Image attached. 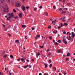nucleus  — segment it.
Returning a JSON list of instances; mask_svg holds the SVG:
<instances>
[{
    "label": "nucleus",
    "instance_id": "nucleus-62",
    "mask_svg": "<svg viewBox=\"0 0 75 75\" xmlns=\"http://www.w3.org/2000/svg\"><path fill=\"white\" fill-rule=\"evenodd\" d=\"M35 39L36 40H37L38 39V38H37V37H35Z\"/></svg>",
    "mask_w": 75,
    "mask_h": 75
},
{
    "label": "nucleus",
    "instance_id": "nucleus-14",
    "mask_svg": "<svg viewBox=\"0 0 75 75\" xmlns=\"http://www.w3.org/2000/svg\"><path fill=\"white\" fill-rule=\"evenodd\" d=\"M45 14L46 16H48V13H47V12H45Z\"/></svg>",
    "mask_w": 75,
    "mask_h": 75
},
{
    "label": "nucleus",
    "instance_id": "nucleus-64",
    "mask_svg": "<svg viewBox=\"0 0 75 75\" xmlns=\"http://www.w3.org/2000/svg\"><path fill=\"white\" fill-rule=\"evenodd\" d=\"M9 75H11V73H9Z\"/></svg>",
    "mask_w": 75,
    "mask_h": 75
},
{
    "label": "nucleus",
    "instance_id": "nucleus-50",
    "mask_svg": "<svg viewBox=\"0 0 75 75\" xmlns=\"http://www.w3.org/2000/svg\"><path fill=\"white\" fill-rule=\"evenodd\" d=\"M31 61L33 62H34V59H33L31 60Z\"/></svg>",
    "mask_w": 75,
    "mask_h": 75
},
{
    "label": "nucleus",
    "instance_id": "nucleus-3",
    "mask_svg": "<svg viewBox=\"0 0 75 75\" xmlns=\"http://www.w3.org/2000/svg\"><path fill=\"white\" fill-rule=\"evenodd\" d=\"M9 17H11V18H14V14H13V13H9Z\"/></svg>",
    "mask_w": 75,
    "mask_h": 75
},
{
    "label": "nucleus",
    "instance_id": "nucleus-4",
    "mask_svg": "<svg viewBox=\"0 0 75 75\" xmlns=\"http://www.w3.org/2000/svg\"><path fill=\"white\" fill-rule=\"evenodd\" d=\"M63 40V42H64V43L65 44L67 45V44H68V43H67V41H65L66 40V39L64 38Z\"/></svg>",
    "mask_w": 75,
    "mask_h": 75
},
{
    "label": "nucleus",
    "instance_id": "nucleus-56",
    "mask_svg": "<svg viewBox=\"0 0 75 75\" xmlns=\"http://www.w3.org/2000/svg\"><path fill=\"white\" fill-rule=\"evenodd\" d=\"M62 20H63V21H65V19L63 18V19H62Z\"/></svg>",
    "mask_w": 75,
    "mask_h": 75
},
{
    "label": "nucleus",
    "instance_id": "nucleus-30",
    "mask_svg": "<svg viewBox=\"0 0 75 75\" xmlns=\"http://www.w3.org/2000/svg\"><path fill=\"white\" fill-rule=\"evenodd\" d=\"M57 42H59V43H60V42H61V41L60 40H58L57 41Z\"/></svg>",
    "mask_w": 75,
    "mask_h": 75
},
{
    "label": "nucleus",
    "instance_id": "nucleus-19",
    "mask_svg": "<svg viewBox=\"0 0 75 75\" xmlns=\"http://www.w3.org/2000/svg\"><path fill=\"white\" fill-rule=\"evenodd\" d=\"M26 27V25H23L22 26V28H24V27Z\"/></svg>",
    "mask_w": 75,
    "mask_h": 75
},
{
    "label": "nucleus",
    "instance_id": "nucleus-13",
    "mask_svg": "<svg viewBox=\"0 0 75 75\" xmlns=\"http://www.w3.org/2000/svg\"><path fill=\"white\" fill-rule=\"evenodd\" d=\"M57 32H58V31L57 30H55L53 32V33H54V34H57Z\"/></svg>",
    "mask_w": 75,
    "mask_h": 75
},
{
    "label": "nucleus",
    "instance_id": "nucleus-17",
    "mask_svg": "<svg viewBox=\"0 0 75 75\" xmlns=\"http://www.w3.org/2000/svg\"><path fill=\"white\" fill-rule=\"evenodd\" d=\"M3 2L2 1H0V4H3Z\"/></svg>",
    "mask_w": 75,
    "mask_h": 75
},
{
    "label": "nucleus",
    "instance_id": "nucleus-45",
    "mask_svg": "<svg viewBox=\"0 0 75 75\" xmlns=\"http://www.w3.org/2000/svg\"><path fill=\"white\" fill-rule=\"evenodd\" d=\"M3 75V73L2 72H0V75Z\"/></svg>",
    "mask_w": 75,
    "mask_h": 75
},
{
    "label": "nucleus",
    "instance_id": "nucleus-38",
    "mask_svg": "<svg viewBox=\"0 0 75 75\" xmlns=\"http://www.w3.org/2000/svg\"><path fill=\"white\" fill-rule=\"evenodd\" d=\"M49 67H50V68H51V67H52V64H50L49 66Z\"/></svg>",
    "mask_w": 75,
    "mask_h": 75
},
{
    "label": "nucleus",
    "instance_id": "nucleus-41",
    "mask_svg": "<svg viewBox=\"0 0 75 75\" xmlns=\"http://www.w3.org/2000/svg\"><path fill=\"white\" fill-rule=\"evenodd\" d=\"M40 8H42V6H41L39 7Z\"/></svg>",
    "mask_w": 75,
    "mask_h": 75
},
{
    "label": "nucleus",
    "instance_id": "nucleus-47",
    "mask_svg": "<svg viewBox=\"0 0 75 75\" xmlns=\"http://www.w3.org/2000/svg\"><path fill=\"white\" fill-rule=\"evenodd\" d=\"M20 60H21V59H17V61H20Z\"/></svg>",
    "mask_w": 75,
    "mask_h": 75
},
{
    "label": "nucleus",
    "instance_id": "nucleus-35",
    "mask_svg": "<svg viewBox=\"0 0 75 75\" xmlns=\"http://www.w3.org/2000/svg\"><path fill=\"white\" fill-rule=\"evenodd\" d=\"M13 11L14 13H16V10L15 9H13Z\"/></svg>",
    "mask_w": 75,
    "mask_h": 75
},
{
    "label": "nucleus",
    "instance_id": "nucleus-61",
    "mask_svg": "<svg viewBox=\"0 0 75 75\" xmlns=\"http://www.w3.org/2000/svg\"><path fill=\"white\" fill-rule=\"evenodd\" d=\"M48 55L50 56L51 55V53L50 52L49 53Z\"/></svg>",
    "mask_w": 75,
    "mask_h": 75
},
{
    "label": "nucleus",
    "instance_id": "nucleus-55",
    "mask_svg": "<svg viewBox=\"0 0 75 75\" xmlns=\"http://www.w3.org/2000/svg\"><path fill=\"white\" fill-rule=\"evenodd\" d=\"M27 9H28V8H29V6H27L26 7Z\"/></svg>",
    "mask_w": 75,
    "mask_h": 75
},
{
    "label": "nucleus",
    "instance_id": "nucleus-46",
    "mask_svg": "<svg viewBox=\"0 0 75 75\" xmlns=\"http://www.w3.org/2000/svg\"><path fill=\"white\" fill-rule=\"evenodd\" d=\"M70 4H71V3H68L67 4V5H70Z\"/></svg>",
    "mask_w": 75,
    "mask_h": 75
},
{
    "label": "nucleus",
    "instance_id": "nucleus-5",
    "mask_svg": "<svg viewBox=\"0 0 75 75\" xmlns=\"http://www.w3.org/2000/svg\"><path fill=\"white\" fill-rule=\"evenodd\" d=\"M21 8L23 11H25V7L24 6L22 5Z\"/></svg>",
    "mask_w": 75,
    "mask_h": 75
},
{
    "label": "nucleus",
    "instance_id": "nucleus-22",
    "mask_svg": "<svg viewBox=\"0 0 75 75\" xmlns=\"http://www.w3.org/2000/svg\"><path fill=\"white\" fill-rule=\"evenodd\" d=\"M55 45H59V44L57 42H55V43H54Z\"/></svg>",
    "mask_w": 75,
    "mask_h": 75
},
{
    "label": "nucleus",
    "instance_id": "nucleus-26",
    "mask_svg": "<svg viewBox=\"0 0 75 75\" xmlns=\"http://www.w3.org/2000/svg\"><path fill=\"white\" fill-rule=\"evenodd\" d=\"M15 18V19H18V18L19 17H18V16H17L16 17H14Z\"/></svg>",
    "mask_w": 75,
    "mask_h": 75
},
{
    "label": "nucleus",
    "instance_id": "nucleus-57",
    "mask_svg": "<svg viewBox=\"0 0 75 75\" xmlns=\"http://www.w3.org/2000/svg\"><path fill=\"white\" fill-rule=\"evenodd\" d=\"M39 56V55H38V54H36V56L37 57H38Z\"/></svg>",
    "mask_w": 75,
    "mask_h": 75
},
{
    "label": "nucleus",
    "instance_id": "nucleus-53",
    "mask_svg": "<svg viewBox=\"0 0 75 75\" xmlns=\"http://www.w3.org/2000/svg\"><path fill=\"white\" fill-rule=\"evenodd\" d=\"M40 48H43V46H40Z\"/></svg>",
    "mask_w": 75,
    "mask_h": 75
},
{
    "label": "nucleus",
    "instance_id": "nucleus-16",
    "mask_svg": "<svg viewBox=\"0 0 75 75\" xmlns=\"http://www.w3.org/2000/svg\"><path fill=\"white\" fill-rule=\"evenodd\" d=\"M62 14H65V13H66V11H63V10H62Z\"/></svg>",
    "mask_w": 75,
    "mask_h": 75
},
{
    "label": "nucleus",
    "instance_id": "nucleus-25",
    "mask_svg": "<svg viewBox=\"0 0 75 75\" xmlns=\"http://www.w3.org/2000/svg\"><path fill=\"white\" fill-rule=\"evenodd\" d=\"M60 24L61 25H60V27H62L63 26H64V25H63V24L62 23H61Z\"/></svg>",
    "mask_w": 75,
    "mask_h": 75
},
{
    "label": "nucleus",
    "instance_id": "nucleus-12",
    "mask_svg": "<svg viewBox=\"0 0 75 75\" xmlns=\"http://www.w3.org/2000/svg\"><path fill=\"white\" fill-rule=\"evenodd\" d=\"M7 57V55H4V57H3V58H4V59H5V58Z\"/></svg>",
    "mask_w": 75,
    "mask_h": 75
},
{
    "label": "nucleus",
    "instance_id": "nucleus-24",
    "mask_svg": "<svg viewBox=\"0 0 75 75\" xmlns=\"http://www.w3.org/2000/svg\"><path fill=\"white\" fill-rule=\"evenodd\" d=\"M66 0H63V5H64V3H65V1H66Z\"/></svg>",
    "mask_w": 75,
    "mask_h": 75
},
{
    "label": "nucleus",
    "instance_id": "nucleus-44",
    "mask_svg": "<svg viewBox=\"0 0 75 75\" xmlns=\"http://www.w3.org/2000/svg\"><path fill=\"white\" fill-rule=\"evenodd\" d=\"M71 38V36H69V40H72V38Z\"/></svg>",
    "mask_w": 75,
    "mask_h": 75
},
{
    "label": "nucleus",
    "instance_id": "nucleus-59",
    "mask_svg": "<svg viewBox=\"0 0 75 75\" xmlns=\"http://www.w3.org/2000/svg\"><path fill=\"white\" fill-rule=\"evenodd\" d=\"M68 14H69V16H71V14H70V13H69V12H68Z\"/></svg>",
    "mask_w": 75,
    "mask_h": 75
},
{
    "label": "nucleus",
    "instance_id": "nucleus-8",
    "mask_svg": "<svg viewBox=\"0 0 75 75\" xmlns=\"http://www.w3.org/2000/svg\"><path fill=\"white\" fill-rule=\"evenodd\" d=\"M0 8H1V10H2V9H3V10H4V11H5V10H6L4 8V6H0Z\"/></svg>",
    "mask_w": 75,
    "mask_h": 75
},
{
    "label": "nucleus",
    "instance_id": "nucleus-6",
    "mask_svg": "<svg viewBox=\"0 0 75 75\" xmlns=\"http://www.w3.org/2000/svg\"><path fill=\"white\" fill-rule=\"evenodd\" d=\"M71 35H72L71 36V37H72V38H74L75 36V33L74 34V32H72L71 33Z\"/></svg>",
    "mask_w": 75,
    "mask_h": 75
},
{
    "label": "nucleus",
    "instance_id": "nucleus-36",
    "mask_svg": "<svg viewBox=\"0 0 75 75\" xmlns=\"http://www.w3.org/2000/svg\"><path fill=\"white\" fill-rule=\"evenodd\" d=\"M62 10V8H60L59 9V11H61V10Z\"/></svg>",
    "mask_w": 75,
    "mask_h": 75
},
{
    "label": "nucleus",
    "instance_id": "nucleus-28",
    "mask_svg": "<svg viewBox=\"0 0 75 75\" xmlns=\"http://www.w3.org/2000/svg\"><path fill=\"white\" fill-rule=\"evenodd\" d=\"M64 25H65L66 26H67L68 24V23H64Z\"/></svg>",
    "mask_w": 75,
    "mask_h": 75
},
{
    "label": "nucleus",
    "instance_id": "nucleus-51",
    "mask_svg": "<svg viewBox=\"0 0 75 75\" xmlns=\"http://www.w3.org/2000/svg\"><path fill=\"white\" fill-rule=\"evenodd\" d=\"M49 63H51V60H50L49 61Z\"/></svg>",
    "mask_w": 75,
    "mask_h": 75
},
{
    "label": "nucleus",
    "instance_id": "nucleus-20",
    "mask_svg": "<svg viewBox=\"0 0 75 75\" xmlns=\"http://www.w3.org/2000/svg\"><path fill=\"white\" fill-rule=\"evenodd\" d=\"M28 67V65H27V66H24V68L25 69L26 68H27V67Z\"/></svg>",
    "mask_w": 75,
    "mask_h": 75
},
{
    "label": "nucleus",
    "instance_id": "nucleus-52",
    "mask_svg": "<svg viewBox=\"0 0 75 75\" xmlns=\"http://www.w3.org/2000/svg\"><path fill=\"white\" fill-rule=\"evenodd\" d=\"M32 30H35V28H32Z\"/></svg>",
    "mask_w": 75,
    "mask_h": 75
},
{
    "label": "nucleus",
    "instance_id": "nucleus-63",
    "mask_svg": "<svg viewBox=\"0 0 75 75\" xmlns=\"http://www.w3.org/2000/svg\"><path fill=\"white\" fill-rule=\"evenodd\" d=\"M38 55H40V52H38Z\"/></svg>",
    "mask_w": 75,
    "mask_h": 75
},
{
    "label": "nucleus",
    "instance_id": "nucleus-49",
    "mask_svg": "<svg viewBox=\"0 0 75 75\" xmlns=\"http://www.w3.org/2000/svg\"><path fill=\"white\" fill-rule=\"evenodd\" d=\"M7 1L8 3L10 2V0H7Z\"/></svg>",
    "mask_w": 75,
    "mask_h": 75
},
{
    "label": "nucleus",
    "instance_id": "nucleus-18",
    "mask_svg": "<svg viewBox=\"0 0 75 75\" xmlns=\"http://www.w3.org/2000/svg\"><path fill=\"white\" fill-rule=\"evenodd\" d=\"M10 57L11 58H14V56L13 55H10Z\"/></svg>",
    "mask_w": 75,
    "mask_h": 75
},
{
    "label": "nucleus",
    "instance_id": "nucleus-10",
    "mask_svg": "<svg viewBox=\"0 0 75 75\" xmlns=\"http://www.w3.org/2000/svg\"><path fill=\"white\" fill-rule=\"evenodd\" d=\"M67 57H69V56H71V54H70V53L69 52L68 53L67 55Z\"/></svg>",
    "mask_w": 75,
    "mask_h": 75
},
{
    "label": "nucleus",
    "instance_id": "nucleus-11",
    "mask_svg": "<svg viewBox=\"0 0 75 75\" xmlns=\"http://www.w3.org/2000/svg\"><path fill=\"white\" fill-rule=\"evenodd\" d=\"M11 19V17L9 16V17H8L7 19L6 20H10Z\"/></svg>",
    "mask_w": 75,
    "mask_h": 75
},
{
    "label": "nucleus",
    "instance_id": "nucleus-23",
    "mask_svg": "<svg viewBox=\"0 0 75 75\" xmlns=\"http://www.w3.org/2000/svg\"><path fill=\"white\" fill-rule=\"evenodd\" d=\"M48 28H49L50 29V28H51V26L50 25H49L48 27Z\"/></svg>",
    "mask_w": 75,
    "mask_h": 75
},
{
    "label": "nucleus",
    "instance_id": "nucleus-33",
    "mask_svg": "<svg viewBox=\"0 0 75 75\" xmlns=\"http://www.w3.org/2000/svg\"><path fill=\"white\" fill-rule=\"evenodd\" d=\"M53 9H55V6H54L53 7Z\"/></svg>",
    "mask_w": 75,
    "mask_h": 75
},
{
    "label": "nucleus",
    "instance_id": "nucleus-60",
    "mask_svg": "<svg viewBox=\"0 0 75 75\" xmlns=\"http://www.w3.org/2000/svg\"><path fill=\"white\" fill-rule=\"evenodd\" d=\"M8 35L9 37H10V36H11V35H10V34L8 33Z\"/></svg>",
    "mask_w": 75,
    "mask_h": 75
},
{
    "label": "nucleus",
    "instance_id": "nucleus-1",
    "mask_svg": "<svg viewBox=\"0 0 75 75\" xmlns=\"http://www.w3.org/2000/svg\"><path fill=\"white\" fill-rule=\"evenodd\" d=\"M4 8L5 10V12H8V11H9V8H8L7 7V5L6 4H5L4 5Z\"/></svg>",
    "mask_w": 75,
    "mask_h": 75
},
{
    "label": "nucleus",
    "instance_id": "nucleus-48",
    "mask_svg": "<svg viewBox=\"0 0 75 75\" xmlns=\"http://www.w3.org/2000/svg\"><path fill=\"white\" fill-rule=\"evenodd\" d=\"M69 61V59H68V58H66V61Z\"/></svg>",
    "mask_w": 75,
    "mask_h": 75
},
{
    "label": "nucleus",
    "instance_id": "nucleus-29",
    "mask_svg": "<svg viewBox=\"0 0 75 75\" xmlns=\"http://www.w3.org/2000/svg\"><path fill=\"white\" fill-rule=\"evenodd\" d=\"M31 64H29L28 66V67L29 68H31Z\"/></svg>",
    "mask_w": 75,
    "mask_h": 75
},
{
    "label": "nucleus",
    "instance_id": "nucleus-7",
    "mask_svg": "<svg viewBox=\"0 0 75 75\" xmlns=\"http://www.w3.org/2000/svg\"><path fill=\"white\" fill-rule=\"evenodd\" d=\"M56 52H57V53H59V52L61 53L62 52V50H61V49H59L58 51H57Z\"/></svg>",
    "mask_w": 75,
    "mask_h": 75
},
{
    "label": "nucleus",
    "instance_id": "nucleus-9",
    "mask_svg": "<svg viewBox=\"0 0 75 75\" xmlns=\"http://www.w3.org/2000/svg\"><path fill=\"white\" fill-rule=\"evenodd\" d=\"M18 16L20 17H23V14L21 13H19V14L18 15Z\"/></svg>",
    "mask_w": 75,
    "mask_h": 75
},
{
    "label": "nucleus",
    "instance_id": "nucleus-42",
    "mask_svg": "<svg viewBox=\"0 0 75 75\" xmlns=\"http://www.w3.org/2000/svg\"><path fill=\"white\" fill-rule=\"evenodd\" d=\"M37 10V8H34V10L35 11H36V10Z\"/></svg>",
    "mask_w": 75,
    "mask_h": 75
},
{
    "label": "nucleus",
    "instance_id": "nucleus-39",
    "mask_svg": "<svg viewBox=\"0 0 75 75\" xmlns=\"http://www.w3.org/2000/svg\"><path fill=\"white\" fill-rule=\"evenodd\" d=\"M61 26H58V29H60V28H61Z\"/></svg>",
    "mask_w": 75,
    "mask_h": 75
},
{
    "label": "nucleus",
    "instance_id": "nucleus-37",
    "mask_svg": "<svg viewBox=\"0 0 75 75\" xmlns=\"http://www.w3.org/2000/svg\"><path fill=\"white\" fill-rule=\"evenodd\" d=\"M21 60L22 61H24V59L23 58H22V59H21Z\"/></svg>",
    "mask_w": 75,
    "mask_h": 75
},
{
    "label": "nucleus",
    "instance_id": "nucleus-15",
    "mask_svg": "<svg viewBox=\"0 0 75 75\" xmlns=\"http://www.w3.org/2000/svg\"><path fill=\"white\" fill-rule=\"evenodd\" d=\"M43 64V65H45V68H47V67H48V66H47V64Z\"/></svg>",
    "mask_w": 75,
    "mask_h": 75
},
{
    "label": "nucleus",
    "instance_id": "nucleus-43",
    "mask_svg": "<svg viewBox=\"0 0 75 75\" xmlns=\"http://www.w3.org/2000/svg\"><path fill=\"white\" fill-rule=\"evenodd\" d=\"M50 51V48H49V49H48V50H47L46 51H47V52H48V51Z\"/></svg>",
    "mask_w": 75,
    "mask_h": 75
},
{
    "label": "nucleus",
    "instance_id": "nucleus-31",
    "mask_svg": "<svg viewBox=\"0 0 75 75\" xmlns=\"http://www.w3.org/2000/svg\"><path fill=\"white\" fill-rule=\"evenodd\" d=\"M7 28L4 29V31H7Z\"/></svg>",
    "mask_w": 75,
    "mask_h": 75
},
{
    "label": "nucleus",
    "instance_id": "nucleus-27",
    "mask_svg": "<svg viewBox=\"0 0 75 75\" xmlns=\"http://www.w3.org/2000/svg\"><path fill=\"white\" fill-rule=\"evenodd\" d=\"M15 42H18V43H19V42H19V40H16L15 41Z\"/></svg>",
    "mask_w": 75,
    "mask_h": 75
},
{
    "label": "nucleus",
    "instance_id": "nucleus-40",
    "mask_svg": "<svg viewBox=\"0 0 75 75\" xmlns=\"http://www.w3.org/2000/svg\"><path fill=\"white\" fill-rule=\"evenodd\" d=\"M63 58H65L66 57V55H64L63 56Z\"/></svg>",
    "mask_w": 75,
    "mask_h": 75
},
{
    "label": "nucleus",
    "instance_id": "nucleus-58",
    "mask_svg": "<svg viewBox=\"0 0 75 75\" xmlns=\"http://www.w3.org/2000/svg\"><path fill=\"white\" fill-rule=\"evenodd\" d=\"M63 34H66V32L64 31V32H63Z\"/></svg>",
    "mask_w": 75,
    "mask_h": 75
},
{
    "label": "nucleus",
    "instance_id": "nucleus-32",
    "mask_svg": "<svg viewBox=\"0 0 75 75\" xmlns=\"http://www.w3.org/2000/svg\"><path fill=\"white\" fill-rule=\"evenodd\" d=\"M53 68L54 69L55 71H56V67H53Z\"/></svg>",
    "mask_w": 75,
    "mask_h": 75
},
{
    "label": "nucleus",
    "instance_id": "nucleus-2",
    "mask_svg": "<svg viewBox=\"0 0 75 75\" xmlns=\"http://www.w3.org/2000/svg\"><path fill=\"white\" fill-rule=\"evenodd\" d=\"M21 6V2H17L15 4L16 6L17 7H20Z\"/></svg>",
    "mask_w": 75,
    "mask_h": 75
},
{
    "label": "nucleus",
    "instance_id": "nucleus-21",
    "mask_svg": "<svg viewBox=\"0 0 75 75\" xmlns=\"http://www.w3.org/2000/svg\"><path fill=\"white\" fill-rule=\"evenodd\" d=\"M49 38L50 40H51L52 39V36H49Z\"/></svg>",
    "mask_w": 75,
    "mask_h": 75
},
{
    "label": "nucleus",
    "instance_id": "nucleus-34",
    "mask_svg": "<svg viewBox=\"0 0 75 75\" xmlns=\"http://www.w3.org/2000/svg\"><path fill=\"white\" fill-rule=\"evenodd\" d=\"M3 26L4 27V28H6V25H5L3 24Z\"/></svg>",
    "mask_w": 75,
    "mask_h": 75
},
{
    "label": "nucleus",
    "instance_id": "nucleus-54",
    "mask_svg": "<svg viewBox=\"0 0 75 75\" xmlns=\"http://www.w3.org/2000/svg\"><path fill=\"white\" fill-rule=\"evenodd\" d=\"M40 36V35H37L36 37H39Z\"/></svg>",
    "mask_w": 75,
    "mask_h": 75
}]
</instances>
